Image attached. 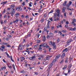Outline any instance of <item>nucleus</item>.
<instances>
[{
	"mask_svg": "<svg viewBox=\"0 0 76 76\" xmlns=\"http://www.w3.org/2000/svg\"><path fill=\"white\" fill-rule=\"evenodd\" d=\"M54 18L53 20L54 21H57L59 20L60 19V17L59 16V14H56V13H54Z\"/></svg>",
	"mask_w": 76,
	"mask_h": 76,
	"instance_id": "1",
	"label": "nucleus"
},
{
	"mask_svg": "<svg viewBox=\"0 0 76 76\" xmlns=\"http://www.w3.org/2000/svg\"><path fill=\"white\" fill-rule=\"evenodd\" d=\"M49 44L50 45H52L53 47V48L54 50H56V45L55 42H52V41H50L49 42Z\"/></svg>",
	"mask_w": 76,
	"mask_h": 76,
	"instance_id": "2",
	"label": "nucleus"
},
{
	"mask_svg": "<svg viewBox=\"0 0 76 76\" xmlns=\"http://www.w3.org/2000/svg\"><path fill=\"white\" fill-rule=\"evenodd\" d=\"M54 36V34L52 33H49V35H48L47 36V38L48 39L49 38H50V37H53Z\"/></svg>",
	"mask_w": 76,
	"mask_h": 76,
	"instance_id": "3",
	"label": "nucleus"
},
{
	"mask_svg": "<svg viewBox=\"0 0 76 76\" xmlns=\"http://www.w3.org/2000/svg\"><path fill=\"white\" fill-rule=\"evenodd\" d=\"M69 50H70V49H69V48L68 49V48H66L65 49H64L62 50V53H64V51H66V52H67V51H69Z\"/></svg>",
	"mask_w": 76,
	"mask_h": 76,
	"instance_id": "4",
	"label": "nucleus"
},
{
	"mask_svg": "<svg viewBox=\"0 0 76 76\" xmlns=\"http://www.w3.org/2000/svg\"><path fill=\"white\" fill-rule=\"evenodd\" d=\"M65 56H66L65 53H63V54H62L61 56V59H63V58H64V57H65Z\"/></svg>",
	"mask_w": 76,
	"mask_h": 76,
	"instance_id": "5",
	"label": "nucleus"
},
{
	"mask_svg": "<svg viewBox=\"0 0 76 76\" xmlns=\"http://www.w3.org/2000/svg\"><path fill=\"white\" fill-rule=\"evenodd\" d=\"M60 56H61L60 54H58L55 57L56 59H58V58H60Z\"/></svg>",
	"mask_w": 76,
	"mask_h": 76,
	"instance_id": "6",
	"label": "nucleus"
},
{
	"mask_svg": "<svg viewBox=\"0 0 76 76\" xmlns=\"http://www.w3.org/2000/svg\"><path fill=\"white\" fill-rule=\"evenodd\" d=\"M73 40L72 39H70L68 40L67 42V44H69V43L71 42Z\"/></svg>",
	"mask_w": 76,
	"mask_h": 76,
	"instance_id": "7",
	"label": "nucleus"
},
{
	"mask_svg": "<svg viewBox=\"0 0 76 76\" xmlns=\"http://www.w3.org/2000/svg\"><path fill=\"white\" fill-rule=\"evenodd\" d=\"M60 10H56V12L58 14L56 13V14L57 15H58L59 14V16H60Z\"/></svg>",
	"mask_w": 76,
	"mask_h": 76,
	"instance_id": "8",
	"label": "nucleus"
},
{
	"mask_svg": "<svg viewBox=\"0 0 76 76\" xmlns=\"http://www.w3.org/2000/svg\"><path fill=\"white\" fill-rule=\"evenodd\" d=\"M46 40V38H45V36H43V41H45V40Z\"/></svg>",
	"mask_w": 76,
	"mask_h": 76,
	"instance_id": "9",
	"label": "nucleus"
},
{
	"mask_svg": "<svg viewBox=\"0 0 76 76\" xmlns=\"http://www.w3.org/2000/svg\"><path fill=\"white\" fill-rule=\"evenodd\" d=\"M42 44H43V47H46L47 45V44L46 43H45Z\"/></svg>",
	"mask_w": 76,
	"mask_h": 76,
	"instance_id": "10",
	"label": "nucleus"
},
{
	"mask_svg": "<svg viewBox=\"0 0 76 76\" xmlns=\"http://www.w3.org/2000/svg\"><path fill=\"white\" fill-rule=\"evenodd\" d=\"M18 21H19V20L18 19H16L15 20V21H13V22H14L15 23H18Z\"/></svg>",
	"mask_w": 76,
	"mask_h": 76,
	"instance_id": "11",
	"label": "nucleus"
},
{
	"mask_svg": "<svg viewBox=\"0 0 76 76\" xmlns=\"http://www.w3.org/2000/svg\"><path fill=\"white\" fill-rule=\"evenodd\" d=\"M53 64H51L49 65L48 67L51 69V68L52 67V66H53Z\"/></svg>",
	"mask_w": 76,
	"mask_h": 76,
	"instance_id": "12",
	"label": "nucleus"
},
{
	"mask_svg": "<svg viewBox=\"0 0 76 76\" xmlns=\"http://www.w3.org/2000/svg\"><path fill=\"white\" fill-rule=\"evenodd\" d=\"M62 28V26H61V25H58L57 26V28Z\"/></svg>",
	"mask_w": 76,
	"mask_h": 76,
	"instance_id": "13",
	"label": "nucleus"
},
{
	"mask_svg": "<svg viewBox=\"0 0 76 76\" xmlns=\"http://www.w3.org/2000/svg\"><path fill=\"white\" fill-rule=\"evenodd\" d=\"M65 10H66V7H64L62 9L63 12H65Z\"/></svg>",
	"mask_w": 76,
	"mask_h": 76,
	"instance_id": "14",
	"label": "nucleus"
},
{
	"mask_svg": "<svg viewBox=\"0 0 76 76\" xmlns=\"http://www.w3.org/2000/svg\"><path fill=\"white\" fill-rule=\"evenodd\" d=\"M47 28L46 27H45L44 28V31L45 32H47Z\"/></svg>",
	"mask_w": 76,
	"mask_h": 76,
	"instance_id": "15",
	"label": "nucleus"
},
{
	"mask_svg": "<svg viewBox=\"0 0 76 76\" xmlns=\"http://www.w3.org/2000/svg\"><path fill=\"white\" fill-rule=\"evenodd\" d=\"M72 64H70L69 65V66H68V69H70V68L72 67Z\"/></svg>",
	"mask_w": 76,
	"mask_h": 76,
	"instance_id": "16",
	"label": "nucleus"
},
{
	"mask_svg": "<svg viewBox=\"0 0 76 76\" xmlns=\"http://www.w3.org/2000/svg\"><path fill=\"white\" fill-rule=\"evenodd\" d=\"M48 23H47V25H50V23H51V21L49 20H48Z\"/></svg>",
	"mask_w": 76,
	"mask_h": 76,
	"instance_id": "17",
	"label": "nucleus"
},
{
	"mask_svg": "<svg viewBox=\"0 0 76 76\" xmlns=\"http://www.w3.org/2000/svg\"><path fill=\"white\" fill-rule=\"evenodd\" d=\"M1 47L2 49H5V46L4 45H2Z\"/></svg>",
	"mask_w": 76,
	"mask_h": 76,
	"instance_id": "18",
	"label": "nucleus"
},
{
	"mask_svg": "<svg viewBox=\"0 0 76 76\" xmlns=\"http://www.w3.org/2000/svg\"><path fill=\"white\" fill-rule=\"evenodd\" d=\"M25 58H24V57H23L21 58V61H23V60H25Z\"/></svg>",
	"mask_w": 76,
	"mask_h": 76,
	"instance_id": "19",
	"label": "nucleus"
},
{
	"mask_svg": "<svg viewBox=\"0 0 76 76\" xmlns=\"http://www.w3.org/2000/svg\"><path fill=\"white\" fill-rule=\"evenodd\" d=\"M66 3H67V1H64V3L63 4L64 5V6H66Z\"/></svg>",
	"mask_w": 76,
	"mask_h": 76,
	"instance_id": "20",
	"label": "nucleus"
},
{
	"mask_svg": "<svg viewBox=\"0 0 76 76\" xmlns=\"http://www.w3.org/2000/svg\"><path fill=\"white\" fill-rule=\"evenodd\" d=\"M25 2H23V3H22V6L23 7V6H25V5H26V4H25Z\"/></svg>",
	"mask_w": 76,
	"mask_h": 76,
	"instance_id": "21",
	"label": "nucleus"
},
{
	"mask_svg": "<svg viewBox=\"0 0 76 76\" xmlns=\"http://www.w3.org/2000/svg\"><path fill=\"white\" fill-rule=\"evenodd\" d=\"M68 29H69V30H70V31H73V28L71 27H68Z\"/></svg>",
	"mask_w": 76,
	"mask_h": 76,
	"instance_id": "22",
	"label": "nucleus"
},
{
	"mask_svg": "<svg viewBox=\"0 0 76 76\" xmlns=\"http://www.w3.org/2000/svg\"><path fill=\"white\" fill-rule=\"evenodd\" d=\"M46 27L48 29H49L50 28V26H49V25H48V24L46 26Z\"/></svg>",
	"mask_w": 76,
	"mask_h": 76,
	"instance_id": "23",
	"label": "nucleus"
},
{
	"mask_svg": "<svg viewBox=\"0 0 76 76\" xmlns=\"http://www.w3.org/2000/svg\"><path fill=\"white\" fill-rule=\"evenodd\" d=\"M25 45H22V43H21L19 45V46L21 47H22H22H24V46H25Z\"/></svg>",
	"mask_w": 76,
	"mask_h": 76,
	"instance_id": "24",
	"label": "nucleus"
},
{
	"mask_svg": "<svg viewBox=\"0 0 76 76\" xmlns=\"http://www.w3.org/2000/svg\"><path fill=\"white\" fill-rule=\"evenodd\" d=\"M43 64H45V65H47V64H48V63L47 62H44L43 63Z\"/></svg>",
	"mask_w": 76,
	"mask_h": 76,
	"instance_id": "25",
	"label": "nucleus"
},
{
	"mask_svg": "<svg viewBox=\"0 0 76 76\" xmlns=\"http://www.w3.org/2000/svg\"><path fill=\"white\" fill-rule=\"evenodd\" d=\"M67 68V65H65L64 66V67L63 68V70H64V69H66Z\"/></svg>",
	"mask_w": 76,
	"mask_h": 76,
	"instance_id": "26",
	"label": "nucleus"
},
{
	"mask_svg": "<svg viewBox=\"0 0 76 76\" xmlns=\"http://www.w3.org/2000/svg\"><path fill=\"white\" fill-rule=\"evenodd\" d=\"M15 13V11H12V12H11V14H14Z\"/></svg>",
	"mask_w": 76,
	"mask_h": 76,
	"instance_id": "27",
	"label": "nucleus"
},
{
	"mask_svg": "<svg viewBox=\"0 0 76 76\" xmlns=\"http://www.w3.org/2000/svg\"><path fill=\"white\" fill-rule=\"evenodd\" d=\"M62 32H63V33H66V32H67V31L65 30H62Z\"/></svg>",
	"mask_w": 76,
	"mask_h": 76,
	"instance_id": "28",
	"label": "nucleus"
},
{
	"mask_svg": "<svg viewBox=\"0 0 76 76\" xmlns=\"http://www.w3.org/2000/svg\"><path fill=\"white\" fill-rule=\"evenodd\" d=\"M15 7V5L14 4L12 5H11V7L12 8H14Z\"/></svg>",
	"mask_w": 76,
	"mask_h": 76,
	"instance_id": "29",
	"label": "nucleus"
},
{
	"mask_svg": "<svg viewBox=\"0 0 76 76\" xmlns=\"http://www.w3.org/2000/svg\"><path fill=\"white\" fill-rule=\"evenodd\" d=\"M16 10H18V11H19L20 10V7H18L16 8Z\"/></svg>",
	"mask_w": 76,
	"mask_h": 76,
	"instance_id": "30",
	"label": "nucleus"
},
{
	"mask_svg": "<svg viewBox=\"0 0 76 76\" xmlns=\"http://www.w3.org/2000/svg\"><path fill=\"white\" fill-rule=\"evenodd\" d=\"M12 67L13 68L14 70H15V65H14V64H13L12 65Z\"/></svg>",
	"mask_w": 76,
	"mask_h": 76,
	"instance_id": "31",
	"label": "nucleus"
},
{
	"mask_svg": "<svg viewBox=\"0 0 76 76\" xmlns=\"http://www.w3.org/2000/svg\"><path fill=\"white\" fill-rule=\"evenodd\" d=\"M53 12H54V11H53V10H51L50 12H49V14H48V15H49V14H50V13H53Z\"/></svg>",
	"mask_w": 76,
	"mask_h": 76,
	"instance_id": "32",
	"label": "nucleus"
},
{
	"mask_svg": "<svg viewBox=\"0 0 76 76\" xmlns=\"http://www.w3.org/2000/svg\"><path fill=\"white\" fill-rule=\"evenodd\" d=\"M59 32V30H56L54 31V33H58Z\"/></svg>",
	"mask_w": 76,
	"mask_h": 76,
	"instance_id": "33",
	"label": "nucleus"
},
{
	"mask_svg": "<svg viewBox=\"0 0 76 76\" xmlns=\"http://www.w3.org/2000/svg\"><path fill=\"white\" fill-rule=\"evenodd\" d=\"M32 2H30L29 3V6L30 7H32Z\"/></svg>",
	"mask_w": 76,
	"mask_h": 76,
	"instance_id": "34",
	"label": "nucleus"
},
{
	"mask_svg": "<svg viewBox=\"0 0 76 76\" xmlns=\"http://www.w3.org/2000/svg\"><path fill=\"white\" fill-rule=\"evenodd\" d=\"M3 70V69H6V66H4V67L2 66L1 68Z\"/></svg>",
	"mask_w": 76,
	"mask_h": 76,
	"instance_id": "35",
	"label": "nucleus"
},
{
	"mask_svg": "<svg viewBox=\"0 0 76 76\" xmlns=\"http://www.w3.org/2000/svg\"><path fill=\"white\" fill-rule=\"evenodd\" d=\"M39 35H40L39 34H36V36H37L38 38H39Z\"/></svg>",
	"mask_w": 76,
	"mask_h": 76,
	"instance_id": "36",
	"label": "nucleus"
},
{
	"mask_svg": "<svg viewBox=\"0 0 76 76\" xmlns=\"http://www.w3.org/2000/svg\"><path fill=\"white\" fill-rule=\"evenodd\" d=\"M11 60L12 61H13V62H14V61L13 60V58H12V56H11L10 57Z\"/></svg>",
	"mask_w": 76,
	"mask_h": 76,
	"instance_id": "37",
	"label": "nucleus"
},
{
	"mask_svg": "<svg viewBox=\"0 0 76 76\" xmlns=\"http://www.w3.org/2000/svg\"><path fill=\"white\" fill-rule=\"evenodd\" d=\"M56 61L57 59H56V58H55L54 59L53 61H52V62L54 63V62H56Z\"/></svg>",
	"mask_w": 76,
	"mask_h": 76,
	"instance_id": "38",
	"label": "nucleus"
},
{
	"mask_svg": "<svg viewBox=\"0 0 76 76\" xmlns=\"http://www.w3.org/2000/svg\"><path fill=\"white\" fill-rule=\"evenodd\" d=\"M29 33H28V34L27 35V37H31V34H29Z\"/></svg>",
	"mask_w": 76,
	"mask_h": 76,
	"instance_id": "39",
	"label": "nucleus"
},
{
	"mask_svg": "<svg viewBox=\"0 0 76 76\" xmlns=\"http://www.w3.org/2000/svg\"><path fill=\"white\" fill-rule=\"evenodd\" d=\"M32 58V59H34V58H36V56H33L31 57Z\"/></svg>",
	"mask_w": 76,
	"mask_h": 76,
	"instance_id": "40",
	"label": "nucleus"
},
{
	"mask_svg": "<svg viewBox=\"0 0 76 76\" xmlns=\"http://www.w3.org/2000/svg\"><path fill=\"white\" fill-rule=\"evenodd\" d=\"M75 30H76V27H75L73 28H72V31H75Z\"/></svg>",
	"mask_w": 76,
	"mask_h": 76,
	"instance_id": "41",
	"label": "nucleus"
},
{
	"mask_svg": "<svg viewBox=\"0 0 76 76\" xmlns=\"http://www.w3.org/2000/svg\"><path fill=\"white\" fill-rule=\"evenodd\" d=\"M68 73L69 74L70 73V71H71V70H70V69H68Z\"/></svg>",
	"mask_w": 76,
	"mask_h": 76,
	"instance_id": "42",
	"label": "nucleus"
},
{
	"mask_svg": "<svg viewBox=\"0 0 76 76\" xmlns=\"http://www.w3.org/2000/svg\"><path fill=\"white\" fill-rule=\"evenodd\" d=\"M34 48H35V49H37V46L35 45L34 46Z\"/></svg>",
	"mask_w": 76,
	"mask_h": 76,
	"instance_id": "43",
	"label": "nucleus"
},
{
	"mask_svg": "<svg viewBox=\"0 0 76 76\" xmlns=\"http://www.w3.org/2000/svg\"><path fill=\"white\" fill-rule=\"evenodd\" d=\"M4 50H3V49H2L0 48V51H1L3 52Z\"/></svg>",
	"mask_w": 76,
	"mask_h": 76,
	"instance_id": "44",
	"label": "nucleus"
},
{
	"mask_svg": "<svg viewBox=\"0 0 76 76\" xmlns=\"http://www.w3.org/2000/svg\"><path fill=\"white\" fill-rule=\"evenodd\" d=\"M44 21V19H42L41 20V23H42Z\"/></svg>",
	"mask_w": 76,
	"mask_h": 76,
	"instance_id": "45",
	"label": "nucleus"
},
{
	"mask_svg": "<svg viewBox=\"0 0 76 76\" xmlns=\"http://www.w3.org/2000/svg\"><path fill=\"white\" fill-rule=\"evenodd\" d=\"M69 22L68 21H66V25H69Z\"/></svg>",
	"mask_w": 76,
	"mask_h": 76,
	"instance_id": "46",
	"label": "nucleus"
},
{
	"mask_svg": "<svg viewBox=\"0 0 76 76\" xmlns=\"http://www.w3.org/2000/svg\"><path fill=\"white\" fill-rule=\"evenodd\" d=\"M15 15L16 16H19V14L18 13H16V14H15Z\"/></svg>",
	"mask_w": 76,
	"mask_h": 76,
	"instance_id": "47",
	"label": "nucleus"
},
{
	"mask_svg": "<svg viewBox=\"0 0 76 76\" xmlns=\"http://www.w3.org/2000/svg\"><path fill=\"white\" fill-rule=\"evenodd\" d=\"M26 52H27L28 54H29V53H30V52H29V51L26 50Z\"/></svg>",
	"mask_w": 76,
	"mask_h": 76,
	"instance_id": "48",
	"label": "nucleus"
},
{
	"mask_svg": "<svg viewBox=\"0 0 76 76\" xmlns=\"http://www.w3.org/2000/svg\"><path fill=\"white\" fill-rule=\"evenodd\" d=\"M65 28H67V29H68V28H69V27H68V26L67 25H65Z\"/></svg>",
	"mask_w": 76,
	"mask_h": 76,
	"instance_id": "49",
	"label": "nucleus"
},
{
	"mask_svg": "<svg viewBox=\"0 0 76 76\" xmlns=\"http://www.w3.org/2000/svg\"><path fill=\"white\" fill-rule=\"evenodd\" d=\"M63 61H64V60H62L60 62V64H62Z\"/></svg>",
	"mask_w": 76,
	"mask_h": 76,
	"instance_id": "50",
	"label": "nucleus"
},
{
	"mask_svg": "<svg viewBox=\"0 0 76 76\" xmlns=\"http://www.w3.org/2000/svg\"><path fill=\"white\" fill-rule=\"evenodd\" d=\"M3 44H4V45H7V43L3 42Z\"/></svg>",
	"mask_w": 76,
	"mask_h": 76,
	"instance_id": "51",
	"label": "nucleus"
},
{
	"mask_svg": "<svg viewBox=\"0 0 76 76\" xmlns=\"http://www.w3.org/2000/svg\"><path fill=\"white\" fill-rule=\"evenodd\" d=\"M39 51H42V48H39Z\"/></svg>",
	"mask_w": 76,
	"mask_h": 76,
	"instance_id": "52",
	"label": "nucleus"
},
{
	"mask_svg": "<svg viewBox=\"0 0 76 76\" xmlns=\"http://www.w3.org/2000/svg\"><path fill=\"white\" fill-rule=\"evenodd\" d=\"M48 49V51L49 52H51V48H49Z\"/></svg>",
	"mask_w": 76,
	"mask_h": 76,
	"instance_id": "53",
	"label": "nucleus"
},
{
	"mask_svg": "<svg viewBox=\"0 0 76 76\" xmlns=\"http://www.w3.org/2000/svg\"><path fill=\"white\" fill-rule=\"evenodd\" d=\"M8 67L10 69H12V66H9V65H8Z\"/></svg>",
	"mask_w": 76,
	"mask_h": 76,
	"instance_id": "54",
	"label": "nucleus"
},
{
	"mask_svg": "<svg viewBox=\"0 0 76 76\" xmlns=\"http://www.w3.org/2000/svg\"><path fill=\"white\" fill-rule=\"evenodd\" d=\"M46 47L47 48H48H48H50V46H49L47 45L46 46Z\"/></svg>",
	"mask_w": 76,
	"mask_h": 76,
	"instance_id": "55",
	"label": "nucleus"
},
{
	"mask_svg": "<svg viewBox=\"0 0 76 76\" xmlns=\"http://www.w3.org/2000/svg\"><path fill=\"white\" fill-rule=\"evenodd\" d=\"M58 32H59V34H60V35H61V34H62V33H61V31H59Z\"/></svg>",
	"mask_w": 76,
	"mask_h": 76,
	"instance_id": "56",
	"label": "nucleus"
},
{
	"mask_svg": "<svg viewBox=\"0 0 76 76\" xmlns=\"http://www.w3.org/2000/svg\"><path fill=\"white\" fill-rule=\"evenodd\" d=\"M40 40H38L37 41V43H39L40 42Z\"/></svg>",
	"mask_w": 76,
	"mask_h": 76,
	"instance_id": "57",
	"label": "nucleus"
},
{
	"mask_svg": "<svg viewBox=\"0 0 76 76\" xmlns=\"http://www.w3.org/2000/svg\"><path fill=\"white\" fill-rule=\"evenodd\" d=\"M3 29L4 30H6V26H4V27L3 28Z\"/></svg>",
	"mask_w": 76,
	"mask_h": 76,
	"instance_id": "58",
	"label": "nucleus"
},
{
	"mask_svg": "<svg viewBox=\"0 0 76 76\" xmlns=\"http://www.w3.org/2000/svg\"><path fill=\"white\" fill-rule=\"evenodd\" d=\"M50 70V68H48V72H49V71Z\"/></svg>",
	"mask_w": 76,
	"mask_h": 76,
	"instance_id": "59",
	"label": "nucleus"
},
{
	"mask_svg": "<svg viewBox=\"0 0 76 76\" xmlns=\"http://www.w3.org/2000/svg\"><path fill=\"white\" fill-rule=\"evenodd\" d=\"M32 30H31L29 32V33H30V34H31V33H32Z\"/></svg>",
	"mask_w": 76,
	"mask_h": 76,
	"instance_id": "60",
	"label": "nucleus"
},
{
	"mask_svg": "<svg viewBox=\"0 0 76 76\" xmlns=\"http://www.w3.org/2000/svg\"><path fill=\"white\" fill-rule=\"evenodd\" d=\"M22 8L20 7V11H22Z\"/></svg>",
	"mask_w": 76,
	"mask_h": 76,
	"instance_id": "61",
	"label": "nucleus"
},
{
	"mask_svg": "<svg viewBox=\"0 0 76 76\" xmlns=\"http://www.w3.org/2000/svg\"><path fill=\"white\" fill-rule=\"evenodd\" d=\"M29 60H31V61L32 60H33L32 57H31L30 58H29Z\"/></svg>",
	"mask_w": 76,
	"mask_h": 76,
	"instance_id": "62",
	"label": "nucleus"
},
{
	"mask_svg": "<svg viewBox=\"0 0 76 76\" xmlns=\"http://www.w3.org/2000/svg\"><path fill=\"white\" fill-rule=\"evenodd\" d=\"M51 29H52V30H53V29H54V27L53 26L51 28Z\"/></svg>",
	"mask_w": 76,
	"mask_h": 76,
	"instance_id": "63",
	"label": "nucleus"
},
{
	"mask_svg": "<svg viewBox=\"0 0 76 76\" xmlns=\"http://www.w3.org/2000/svg\"><path fill=\"white\" fill-rule=\"evenodd\" d=\"M50 20H51V21H53V18H50Z\"/></svg>",
	"mask_w": 76,
	"mask_h": 76,
	"instance_id": "64",
	"label": "nucleus"
}]
</instances>
